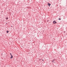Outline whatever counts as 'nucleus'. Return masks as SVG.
<instances>
[{"label":"nucleus","instance_id":"obj_7","mask_svg":"<svg viewBox=\"0 0 67 67\" xmlns=\"http://www.w3.org/2000/svg\"><path fill=\"white\" fill-rule=\"evenodd\" d=\"M7 33H9V31H7Z\"/></svg>","mask_w":67,"mask_h":67},{"label":"nucleus","instance_id":"obj_6","mask_svg":"<svg viewBox=\"0 0 67 67\" xmlns=\"http://www.w3.org/2000/svg\"><path fill=\"white\" fill-rule=\"evenodd\" d=\"M59 20H61V19L60 18H59Z\"/></svg>","mask_w":67,"mask_h":67},{"label":"nucleus","instance_id":"obj_1","mask_svg":"<svg viewBox=\"0 0 67 67\" xmlns=\"http://www.w3.org/2000/svg\"><path fill=\"white\" fill-rule=\"evenodd\" d=\"M53 23L54 24H55V23H56V21H53Z\"/></svg>","mask_w":67,"mask_h":67},{"label":"nucleus","instance_id":"obj_9","mask_svg":"<svg viewBox=\"0 0 67 67\" xmlns=\"http://www.w3.org/2000/svg\"><path fill=\"white\" fill-rule=\"evenodd\" d=\"M42 61H44V60H42Z\"/></svg>","mask_w":67,"mask_h":67},{"label":"nucleus","instance_id":"obj_8","mask_svg":"<svg viewBox=\"0 0 67 67\" xmlns=\"http://www.w3.org/2000/svg\"><path fill=\"white\" fill-rule=\"evenodd\" d=\"M10 55H12V54H11V53H10Z\"/></svg>","mask_w":67,"mask_h":67},{"label":"nucleus","instance_id":"obj_4","mask_svg":"<svg viewBox=\"0 0 67 67\" xmlns=\"http://www.w3.org/2000/svg\"><path fill=\"white\" fill-rule=\"evenodd\" d=\"M54 61H55V59L53 60L52 61V62H53Z\"/></svg>","mask_w":67,"mask_h":67},{"label":"nucleus","instance_id":"obj_5","mask_svg":"<svg viewBox=\"0 0 67 67\" xmlns=\"http://www.w3.org/2000/svg\"><path fill=\"white\" fill-rule=\"evenodd\" d=\"M6 20H8V17H7L6 18Z\"/></svg>","mask_w":67,"mask_h":67},{"label":"nucleus","instance_id":"obj_3","mask_svg":"<svg viewBox=\"0 0 67 67\" xmlns=\"http://www.w3.org/2000/svg\"><path fill=\"white\" fill-rule=\"evenodd\" d=\"M11 57H10V59H12V58H13V56L11 55Z\"/></svg>","mask_w":67,"mask_h":67},{"label":"nucleus","instance_id":"obj_2","mask_svg":"<svg viewBox=\"0 0 67 67\" xmlns=\"http://www.w3.org/2000/svg\"><path fill=\"white\" fill-rule=\"evenodd\" d=\"M48 6H50V5H51V4H50L49 3H48Z\"/></svg>","mask_w":67,"mask_h":67}]
</instances>
